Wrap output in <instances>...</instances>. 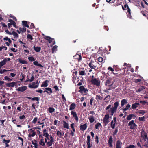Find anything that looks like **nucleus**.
<instances>
[{"mask_svg":"<svg viewBox=\"0 0 148 148\" xmlns=\"http://www.w3.org/2000/svg\"><path fill=\"white\" fill-rule=\"evenodd\" d=\"M119 102L118 101L114 103V107L111 108L112 105L110 104L106 108V110H107L109 108H110L111 114V116H113V114L116 111L117 108L119 106Z\"/></svg>","mask_w":148,"mask_h":148,"instance_id":"1","label":"nucleus"},{"mask_svg":"<svg viewBox=\"0 0 148 148\" xmlns=\"http://www.w3.org/2000/svg\"><path fill=\"white\" fill-rule=\"evenodd\" d=\"M112 79L111 78H108L105 82V85L108 86H112L114 84V82H112Z\"/></svg>","mask_w":148,"mask_h":148,"instance_id":"2","label":"nucleus"},{"mask_svg":"<svg viewBox=\"0 0 148 148\" xmlns=\"http://www.w3.org/2000/svg\"><path fill=\"white\" fill-rule=\"evenodd\" d=\"M141 136L145 141H146L147 135V133L145 132L144 130H142L141 132Z\"/></svg>","mask_w":148,"mask_h":148,"instance_id":"3","label":"nucleus"},{"mask_svg":"<svg viewBox=\"0 0 148 148\" xmlns=\"http://www.w3.org/2000/svg\"><path fill=\"white\" fill-rule=\"evenodd\" d=\"M109 146L110 147H112L113 145V138L112 136H110L108 141Z\"/></svg>","mask_w":148,"mask_h":148,"instance_id":"4","label":"nucleus"},{"mask_svg":"<svg viewBox=\"0 0 148 148\" xmlns=\"http://www.w3.org/2000/svg\"><path fill=\"white\" fill-rule=\"evenodd\" d=\"M91 82L94 85H96L97 86L100 85V83L99 81L96 79H94L91 81Z\"/></svg>","mask_w":148,"mask_h":148,"instance_id":"5","label":"nucleus"},{"mask_svg":"<svg viewBox=\"0 0 148 148\" xmlns=\"http://www.w3.org/2000/svg\"><path fill=\"white\" fill-rule=\"evenodd\" d=\"M27 88V87L26 86L20 87L17 89V90L18 91L23 92L26 90Z\"/></svg>","mask_w":148,"mask_h":148,"instance_id":"6","label":"nucleus"},{"mask_svg":"<svg viewBox=\"0 0 148 148\" xmlns=\"http://www.w3.org/2000/svg\"><path fill=\"white\" fill-rule=\"evenodd\" d=\"M95 63L94 61L92 60L89 64V66L92 69H95L96 67L95 64Z\"/></svg>","mask_w":148,"mask_h":148,"instance_id":"7","label":"nucleus"},{"mask_svg":"<svg viewBox=\"0 0 148 148\" xmlns=\"http://www.w3.org/2000/svg\"><path fill=\"white\" fill-rule=\"evenodd\" d=\"M87 144L88 145L87 148H91L92 146V144L90 145V137L89 135H88L87 136Z\"/></svg>","mask_w":148,"mask_h":148,"instance_id":"8","label":"nucleus"},{"mask_svg":"<svg viewBox=\"0 0 148 148\" xmlns=\"http://www.w3.org/2000/svg\"><path fill=\"white\" fill-rule=\"evenodd\" d=\"M71 114L73 116V117L75 119L76 121H78V119L76 113L75 112L72 111L71 112Z\"/></svg>","mask_w":148,"mask_h":148,"instance_id":"9","label":"nucleus"},{"mask_svg":"<svg viewBox=\"0 0 148 148\" xmlns=\"http://www.w3.org/2000/svg\"><path fill=\"white\" fill-rule=\"evenodd\" d=\"M16 84L15 82H12L11 83H6V86L8 87H14Z\"/></svg>","mask_w":148,"mask_h":148,"instance_id":"10","label":"nucleus"},{"mask_svg":"<svg viewBox=\"0 0 148 148\" xmlns=\"http://www.w3.org/2000/svg\"><path fill=\"white\" fill-rule=\"evenodd\" d=\"M140 106V104L139 103H135L132 104V105L131 108L133 109L136 108Z\"/></svg>","mask_w":148,"mask_h":148,"instance_id":"11","label":"nucleus"},{"mask_svg":"<svg viewBox=\"0 0 148 148\" xmlns=\"http://www.w3.org/2000/svg\"><path fill=\"white\" fill-rule=\"evenodd\" d=\"M44 38L45 39L48 40L49 43H51L53 40V38H51L49 36H45L44 37Z\"/></svg>","mask_w":148,"mask_h":148,"instance_id":"12","label":"nucleus"},{"mask_svg":"<svg viewBox=\"0 0 148 148\" xmlns=\"http://www.w3.org/2000/svg\"><path fill=\"white\" fill-rule=\"evenodd\" d=\"M13 35L14 36V38H17L18 37V34L14 31H13L11 33V35Z\"/></svg>","mask_w":148,"mask_h":148,"instance_id":"13","label":"nucleus"},{"mask_svg":"<svg viewBox=\"0 0 148 148\" xmlns=\"http://www.w3.org/2000/svg\"><path fill=\"white\" fill-rule=\"evenodd\" d=\"M7 60L5 59L1 62H0V66L2 67L3 66L5 65L6 63Z\"/></svg>","mask_w":148,"mask_h":148,"instance_id":"14","label":"nucleus"},{"mask_svg":"<svg viewBox=\"0 0 148 148\" xmlns=\"http://www.w3.org/2000/svg\"><path fill=\"white\" fill-rule=\"evenodd\" d=\"M87 127V126L86 124V123H85L83 125H82L80 126V129L82 131H84L86 129Z\"/></svg>","mask_w":148,"mask_h":148,"instance_id":"15","label":"nucleus"},{"mask_svg":"<svg viewBox=\"0 0 148 148\" xmlns=\"http://www.w3.org/2000/svg\"><path fill=\"white\" fill-rule=\"evenodd\" d=\"M49 82V81L47 80H45L41 85V87H46L48 86V83Z\"/></svg>","mask_w":148,"mask_h":148,"instance_id":"16","label":"nucleus"},{"mask_svg":"<svg viewBox=\"0 0 148 148\" xmlns=\"http://www.w3.org/2000/svg\"><path fill=\"white\" fill-rule=\"evenodd\" d=\"M127 103V101L125 99H123L121 100V106L122 107L125 104H126Z\"/></svg>","mask_w":148,"mask_h":148,"instance_id":"17","label":"nucleus"},{"mask_svg":"<svg viewBox=\"0 0 148 148\" xmlns=\"http://www.w3.org/2000/svg\"><path fill=\"white\" fill-rule=\"evenodd\" d=\"M8 22H10L11 24V25H12L14 27L16 28H17L16 23L12 19H9Z\"/></svg>","mask_w":148,"mask_h":148,"instance_id":"18","label":"nucleus"},{"mask_svg":"<svg viewBox=\"0 0 148 148\" xmlns=\"http://www.w3.org/2000/svg\"><path fill=\"white\" fill-rule=\"evenodd\" d=\"M76 106V104L74 103H72L70 106L69 110H72L75 109Z\"/></svg>","mask_w":148,"mask_h":148,"instance_id":"19","label":"nucleus"},{"mask_svg":"<svg viewBox=\"0 0 148 148\" xmlns=\"http://www.w3.org/2000/svg\"><path fill=\"white\" fill-rule=\"evenodd\" d=\"M33 64L35 66H38L40 67H43V66L40 64L38 63V62L37 61H34L33 62Z\"/></svg>","mask_w":148,"mask_h":148,"instance_id":"20","label":"nucleus"},{"mask_svg":"<svg viewBox=\"0 0 148 148\" xmlns=\"http://www.w3.org/2000/svg\"><path fill=\"white\" fill-rule=\"evenodd\" d=\"M121 141L120 140H118L116 142V148H121Z\"/></svg>","mask_w":148,"mask_h":148,"instance_id":"21","label":"nucleus"},{"mask_svg":"<svg viewBox=\"0 0 148 148\" xmlns=\"http://www.w3.org/2000/svg\"><path fill=\"white\" fill-rule=\"evenodd\" d=\"M88 119L89 120V121L90 123H93L95 121L94 117L92 116H90Z\"/></svg>","mask_w":148,"mask_h":148,"instance_id":"22","label":"nucleus"},{"mask_svg":"<svg viewBox=\"0 0 148 148\" xmlns=\"http://www.w3.org/2000/svg\"><path fill=\"white\" fill-rule=\"evenodd\" d=\"M79 92H80L81 93H83L84 91V90H85V88L83 86H80L79 88Z\"/></svg>","mask_w":148,"mask_h":148,"instance_id":"23","label":"nucleus"},{"mask_svg":"<svg viewBox=\"0 0 148 148\" xmlns=\"http://www.w3.org/2000/svg\"><path fill=\"white\" fill-rule=\"evenodd\" d=\"M22 24L24 27H26L27 28H29V25L27 24V22L26 21H22Z\"/></svg>","mask_w":148,"mask_h":148,"instance_id":"24","label":"nucleus"},{"mask_svg":"<svg viewBox=\"0 0 148 148\" xmlns=\"http://www.w3.org/2000/svg\"><path fill=\"white\" fill-rule=\"evenodd\" d=\"M36 142L37 141L36 140H34L32 141V143L34 145L35 148H38V144Z\"/></svg>","mask_w":148,"mask_h":148,"instance_id":"25","label":"nucleus"},{"mask_svg":"<svg viewBox=\"0 0 148 148\" xmlns=\"http://www.w3.org/2000/svg\"><path fill=\"white\" fill-rule=\"evenodd\" d=\"M78 56L79 57V58H77V59L79 61L82 60V56L80 54V55L76 54L75 56H74L73 57H75L74 58H75V57H77Z\"/></svg>","mask_w":148,"mask_h":148,"instance_id":"26","label":"nucleus"},{"mask_svg":"<svg viewBox=\"0 0 148 148\" xmlns=\"http://www.w3.org/2000/svg\"><path fill=\"white\" fill-rule=\"evenodd\" d=\"M33 48L34 50L36 52H40L41 49V48L40 47H35V46H34Z\"/></svg>","mask_w":148,"mask_h":148,"instance_id":"27","label":"nucleus"},{"mask_svg":"<svg viewBox=\"0 0 148 148\" xmlns=\"http://www.w3.org/2000/svg\"><path fill=\"white\" fill-rule=\"evenodd\" d=\"M63 122L64 123L63 124V127L64 128H66L67 129H69V124L68 123H67L66 121H63Z\"/></svg>","mask_w":148,"mask_h":148,"instance_id":"28","label":"nucleus"},{"mask_svg":"<svg viewBox=\"0 0 148 148\" xmlns=\"http://www.w3.org/2000/svg\"><path fill=\"white\" fill-rule=\"evenodd\" d=\"M18 61L20 63H22L23 64H27V61L25 60L21 59H18Z\"/></svg>","mask_w":148,"mask_h":148,"instance_id":"29","label":"nucleus"},{"mask_svg":"<svg viewBox=\"0 0 148 148\" xmlns=\"http://www.w3.org/2000/svg\"><path fill=\"white\" fill-rule=\"evenodd\" d=\"M144 89H145V88L144 86H142L140 88L138 89L137 90L136 92H139L143 91Z\"/></svg>","mask_w":148,"mask_h":148,"instance_id":"30","label":"nucleus"},{"mask_svg":"<svg viewBox=\"0 0 148 148\" xmlns=\"http://www.w3.org/2000/svg\"><path fill=\"white\" fill-rule=\"evenodd\" d=\"M38 85H29V87L30 88L35 89V88H36L38 87Z\"/></svg>","mask_w":148,"mask_h":148,"instance_id":"31","label":"nucleus"},{"mask_svg":"<svg viewBox=\"0 0 148 148\" xmlns=\"http://www.w3.org/2000/svg\"><path fill=\"white\" fill-rule=\"evenodd\" d=\"M101 126V124L100 123L98 122L95 125V127L96 129H99V127Z\"/></svg>","mask_w":148,"mask_h":148,"instance_id":"32","label":"nucleus"},{"mask_svg":"<svg viewBox=\"0 0 148 148\" xmlns=\"http://www.w3.org/2000/svg\"><path fill=\"white\" fill-rule=\"evenodd\" d=\"M134 116V115L133 114H130L127 116V119L128 120H130Z\"/></svg>","mask_w":148,"mask_h":148,"instance_id":"33","label":"nucleus"},{"mask_svg":"<svg viewBox=\"0 0 148 148\" xmlns=\"http://www.w3.org/2000/svg\"><path fill=\"white\" fill-rule=\"evenodd\" d=\"M13 70H7L6 69H3L2 70H0V73L1 74H3L4 72L8 71H10Z\"/></svg>","mask_w":148,"mask_h":148,"instance_id":"34","label":"nucleus"},{"mask_svg":"<svg viewBox=\"0 0 148 148\" xmlns=\"http://www.w3.org/2000/svg\"><path fill=\"white\" fill-rule=\"evenodd\" d=\"M79 74L81 75H85L86 74L85 71H81L79 72Z\"/></svg>","mask_w":148,"mask_h":148,"instance_id":"35","label":"nucleus"},{"mask_svg":"<svg viewBox=\"0 0 148 148\" xmlns=\"http://www.w3.org/2000/svg\"><path fill=\"white\" fill-rule=\"evenodd\" d=\"M19 29L20 31L23 32H25L26 30V28L25 27H23L22 28L20 27Z\"/></svg>","mask_w":148,"mask_h":148,"instance_id":"36","label":"nucleus"},{"mask_svg":"<svg viewBox=\"0 0 148 148\" xmlns=\"http://www.w3.org/2000/svg\"><path fill=\"white\" fill-rule=\"evenodd\" d=\"M146 112L143 110H140L138 112V113L140 114H141L142 115H144Z\"/></svg>","mask_w":148,"mask_h":148,"instance_id":"37","label":"nucleus"},{"mask_svg":"<svg viewBox=\"0 0 148 148\" xmlns=\"http://www.w3.org/2000/svg\"><path fill=\"white\" fill-rule=\"evenodd\" d=\"M40 144L43 146H45V143L44 142L43 138L41 139L40 140Z\"/></svg>","mask_w":148,"mask_h":148,"instance_id":"38","label":"nucleus"},{"mask_svg":"<svg viewBox=\"0 0 148 148\" xmlns=\"http://www.w3.org/2000/svg\"><path fill=\"white\" fill-rule=\"evenodd\" d=\"M102 97H101L100 95H97L96 96V99L97 101H98V100H102Z\"/></svg>","mask_w":148,"mask_h":148,"instance_id":"39","label":"nucleus"},{"mask_svg":"<svg viewBox=\"0 0 148 148\" xmlns=\"http://www.w3.org/2000/svg\"><path fill=\"white\" fill-rule=\"evenodd\" d=\"M49 111L50 113H52L54 111L55 109L53 108L50 107L49 108Z\"/></svg>","mask_w":148,"mask_h":148,"instance_id":"40","label":"nucleus"},{"mask_svg":"<svg viewBox=\"0 0 148 148\" xmlns=\"http://www.w3.org/2000/svg\"><path fill=\"white\" fill-rule=\"evenodd\" d=\"M28 59L30 61H33L35 60L34 58L32 56L29 57L28 58Z\"/></svg>","mask_w":148,"mask_h":148,"instance_id":"41","label":"nucleus"},{"mask_svg":"<svg viewBox=\"0 0 148 148\" xmlns=\"http://www.w3.org/2000/svg\"><path fill=\"white\" fill-rule=\"evenodd\" d=\"M46 90H47L49 92V94L51 93L52 92V90L51 88H45V89Z\"/></svg>","mask_w":148,"mask_h":148,"instance_id":"42","label":"nucleus"},{"mask_svg":"<svg viewBox=\"0 0 148 148\" xmlns=\"http://www.w3.org/2000/svg\"><path fill=\"white\" fill-rule=\"evenodd\" d=\"M32 99L33 101L36 100L37 101H39V99L38 97H36L32 98Z\"/></svg>","mask_w":148,"mask_h":148,"instance_id":"43","label":"nucleus"},{"mask_svg":"<svg viewBox=\"0 0 148 148\" xmlns=\"http://www.w3.org/2000/svg\"><path fill=\"white\" fill-rule=\"evenodd\" d=\"M20 76H22V78H21L20 79V80L21 81H22L23 80H24V78L25 77V75H23L22 74V73H21V74L20 75Z\"/></svg>","mask_w":148,"mask_h":148,"instance_id":"44","label":"nucleus"},{"mask_svg":"<svg viewBox=\"0 0 148 148\" xmlns=\"http://www.w3.org/2000/svg\"><path fill=\"white\" fill-rule=\"evenodd\" d=\"M27 38L28 39H29L31 40H33V38H32V36L29 34H28L27 35Z\"/></svg>","mask_w":148,"mask_h":148,"instance_id":"45","label":"nucleus"},{"mask_svg":"<svg viewBox=\"0 0 148 148\" xmlns=\"http://www.w3.org/2000/svg\"><path fill=\"white\" fill-rule=\"evenodd\" d=\"M134 120H132L131 121H130L128 123V126H131V125H133L134 123Z\"/></svg>","mask_w":148,"mask_h":148,"instance_id":"46","label":"nucleus"},{"mask_svg":"<svg viewBox=\"0 0 148 148\" xmlns=\"http://www.w3.org/2000/svg\"><path fill=\"white\" fill-rule=\"evenodd\" d=\"M98 60L99 62H102L103 61V58L102 57H99L98 58Z\"/></svg>","mask_w":148,"mask_h":148,"instance_id":"47","label":"nucleus"},{"mask_svg":"<svg viewBox=\"0 0 148 148\" xmlns=\"http://www.w3.org/2000/svg\"><path fill=\"white\" fill-rule=\"evenodd\" d=\"M103 122L105 123V125H106L109 122V121L108 120H105L103 119Z\"/></svg>","mask_w":148,"mask_h":148,"instance_id":"48","label":"nucleus"},{"mask_svg":"<svg viewBox=\"0 0 148 148\" xmlns=\"http://www.w3.org/2000/svg\"><path fill=\"white\" fill-rule=\"evenodd\" d=\"M36 135V133L35 132H33V133L31 134H29L28 135V136L29 137H34V136L35 135Z\"/></svg>","mask_w":148,"mask_h":148,"instance_id":"49","label":"nucleus"},{"mask_svg":"<svg viewBox=\"0 0 148 148\" xmlns=\"http://www.w3.org/2000/svg\"><path fill=\"white\" fill-rule=\"evenodd\" d=\"M145 116L142 117H139V120L140 121H145Z\"/></svg>","mask_w":148,"mask_h":148,"instance_id":"50","label":"nucleus"},{"mask_svg":"<svg viewBox=\"0 0 148 148\" xmlns=\"http://www.w3.org/2000/svg\"><path fill=\"white\" fill-rule=\"evenodd\" d=\"M53 142H51V141L50 140V141H49L47 142V144L48 146H50L52 145V143Z\"/></svg>","mask_w":148,"mask_h":148,"instance_id":"51","label":"nucleus"},{"mask_svg":"<svg viewBox=\"0 0 148 148\" xmlns=\"http://www.w3.org/2000/svg\"><path fill=\"white\" fill-rule=\"evenodd\" d=\"M10 142V140H5V139H4L3 140V142H5V144H8V143H9Z\"/></svg>","mask_w":148,"mask_h":148,"instance_id":"52","label":"nucleus"},{"mask_svg":"<svg viewBox=\"0 0 148 148\" xmlns=\"http://www.w3.org/2000/svg\"><path fill=\"white\" fill-rule=\"evenodd\" d=\"M4 79L6 80H8V81L12 80V79L9 78L7 76H6L4 77Z\"/></svg>","mask_w":148,"mask_h":148,"instance_id":"53","label":"nucleus"},{"mask_svg":"<svg viewBox=\"0 0 148 148\" xmlns=\"http://www.w3.org/2000/svg\"><path fill=\"white\" fill-rule=\"evenodd\" d=\"M43 136L46 137V138L48 137L49 136V134L47 133L43 132Z\"/></svg>","mask_w":148,"mask_h":148,"instance_id":"54","label":"nucleus"},{"mask_svg":"<svg viewBox=\"0 0 148 148\" xmlns=\"http://www.w3.org/2000/svg\"><path fill=\"white\" fill-rule=\"evenodd\" d=\"M109 118V114H107L105 116V117L103 119L108 120Z\"/></svg>","mask_w":148,"mask_h":148,"instance_id":"55","label":"nucleus"},{"mask_svg":"<svg viewBox=\"0 0 148 148\" xmlns=\"http://www.w3.org/2000/svg\"><path fill=\"white\" fill-rule=\"evenodd\" d=\"M57 134L58 136H60V137H61L62 136V134L59 131H57Z\"/></svg>","mask_w":148,"mask_h":148,"instance_id":"56","label":"nucleus"},{"mask_svg":"<svg viewBox=\"0 0 148 148\" xmlns=\"http://www.w3.org/2000/svg\"><path fill=\"white\" fill-rule=\"evenodd\" d=\"M135 146L134 145H130L127 147L125 148H135Z\"/></svg>","mask_w":148,"mask_h":148,"instance_id":"57","label":"nucleus"},{"mask_svg":"<svg viewBox=\"0 0 148 148\" xmlns=\"http://www.w3.org/2000/svg\"><path fill=\"white\" fill-rule=\"evenodd\" d=\"M38 118L37 117H35L33 121L32 122L34 123H35L37 120Z\"/></svg>","mask_w":148,"mask_h":148,"instance_id":"58","label":"nucleus"},{"mask_svg":"<svg viewBox=\"0 0 148 148\" xmlns=\"http://www.w3.org/2000/svg\"><path fill=\"white\" fill-rule=\"evenodd\" d=\"M135 126H136V124L135 123H134L133 125L130 126V129L132 130L134 129Z\"/></svg>","mask_w":148,"mask_h":148,"instance_id":"59","label":"nucleus"},{"mask_svg":"<svg viewBox=\"0 0 148 148\" xmlns=\"http://www.w3.org/2000/svg\"><path fill=\"white\" fill-rule=\"evenodd\" d=\"M135 126H136V124L135 123H134L133 125L130 126V129L132 130L134 129Z\"/></svg>","mask_w":148,"mask_h":148,"instance_id":"60","label":"nucleus"},{"mask_svg":"<svg viewBox=\"0 0 148 148\" xmlns=\"http://www.w3.org/2000/svg\"><path fill=\"white\" fill-rule=\"evenodd\" d=\"M95 139L96 140H95V141L98 144L99 143V138L97 135L96 136Z\"/></svg>","mask_w":148,"mask_h":148,"instance_id":"61","label":"nucleus"},{"mask_svg":"<svg viewBox=\"0 0 148 148\" xmlns=\"http://www.w3.org/2000/svg\"><path fill=\"white\" fill-rule=\"evenodd\" d=\"M61 95H62V99L64 101V102H66V100L65 98V97L64 95L62 94Z\"/></svg>","mask_w":148,"mask_h":148,"instance_id":"62","label":"nucleus"},{"mask_svg":"<svg viewBox=\"0 0 148 148\" xmlns=\"http://www.w3.org/2000/svg\"><path fill=\"white\" fill-rule=\"evenodd\" d=\"M128 7H129V6L127 4H125V5H124V7H123V6H122V9L123 10H125L124 8H128Z\"/></svg>","mask_w":148,"mask_h":148,"instance_id":"63","label":"nucleus"},{"mask_svg":"<svg viewBox=\"0 0 148 148\" xmlns=\"http://www.w3.org/2000/svg\"><path fill=\"white\" fill-rule=\"evenodd\" d=\"M32 77L30 79H29V81L30 82H32L33 81L34 79V77L33 76V75H32Z\"/></svg>","mask_w":148,"mask_h":148,"instance_id":"64","label":"nucleus"}]
</instances>
